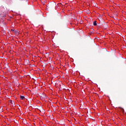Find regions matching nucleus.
Listing matches in <instances>:
<instances>
[{"instance_id": "nucleus-2", "label": "nucleus", "mask_w": 126, "mask_h": 126, "mask_svg": "<svg viewBox=\"0 0 126 126\" xmlns=\"http://www.w3.org/2000/svg\"><path fill=\"white\" fill-rule=\"evenodd\" d=\"M20 99H21L22 100H24V99H25V97H24V96H21Z\"/></svg>"}, {"instance_id": "nucleus-3", "label": "nucleus", "mask_w": 126, "mask_h": 126, "mask_svg": "<svg viewBox=\"0 0 126 126\" xmlns=\"http://www.w3.org/2000/svg\"><path fill=\"white\" fill-rule=\"evenodd\" d=\"M104 26H105V27L107 28V27H108V25L107 24H105L104 25Z\"/></svg>"}, {"instance_id": "nucleus-6", "label": "nucleus", "mask_w": 126, "mask_h": 126, "mask_svg": "<svg viewBox=\"0 0 126 126\" xmlns=\"http://www.w3.org/2000/svg\"><path fill=\"white\" fill-rule=\"evenodd\" d=\"M11 31H13V30H11Z\"/></svg>"}, {"instance_id": "nucleus-1", "label": "nucleus", "mask_w": 126, "mask_h": 126, "mask_svg": "<svg viewBox=\"0 0 126 126\" xmlns=\"http://www.w3.org/2000/svg\"><path fill=\"white\" fill-rule=\"evenodd\" d=\"M94 26H96L97 25V21H94Z\"/></svg>"}, {"instance_id": "nucleus-4", "label": "nucleus", "mask_w": 126, "mask_h": 126, "mask_svg": "<svg viewBox=\"0 0 126 126\" xmlns=\"http://www.w3.org/2000/svg\"><path fill=\"white\" fill-rule=\"evenodd\" d=\"M10 103H12V104H13V103H14V102L12 101V100H10Z\"/></svg>"}, {"instance_id": "nucleus-5", "label": "nucleus", "mask_w": 126, "mask_h": 126, "mask_svg": "<svg viewBox=\"0 0 126 126\" xmlns=\"http://www.w3.org/2000/svg\"><path fill=\"white\" fill-rule=\"evenodd\" d=\"M24 122H26V120H24Z\"/></svg>"}]
</instances>
